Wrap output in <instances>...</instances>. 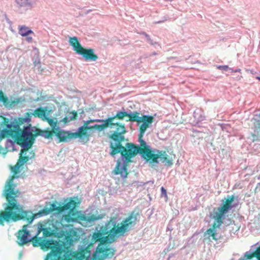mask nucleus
Here are the masks:
<instances>
[{
  "instance_id": "f257e3e1",
  "label": "nucleus",
  "mask_w": 260,
  "mask_h": 260,
  "mask_svg": "<svg viewBox=\"0 0 260 260\" xmlns=\"http://www.w3.org/2000/svg\"><path fill=\"white\" fill-rule=\"evenodd\" d=\"M28 137L26 149H21L17 162L11 167V170L13 173L9 179L7 181L3 195L6 198L7 203L4 207V210L0 211V225H4L5 222L11 221L16 222L21 220H32L30 216L31 213L25 211L23 207L18 203L17 198L20 195L19 189L16 188V184L13 183L14 179L18 178L17 175L20 172V168L25 163L27 162L29 157L23 156V154L30 149L33 145L35 138L40 136L46 139H52L55 136L59 142H67L73 138V133L66 132L59 128L55 131H50L47 128L46 129H41L35 127H30Z\"/></svg>"
},
{
  "instance_id": "f03ea898",
  "label": "nucleus",
  "mask_w": 260,
  "mask_h": 260,
  "mask_svg": "<svg viewBox=\"0 0 260 260\" xmlns=\"http://www.w3.org/2000/svg\"><path fill=\"white\" fill-rule=\"evenodd\" d=\"M138 216V212L133 211L120 223L117 222L116 217H111L105 226L101 227V231L94 233L92 240L94 242L99 241L100 243L93 254V259L103 260L112 258L115 250L108 248L105 245L115 242L118 238L124 236L137 223Z\"/></svg>"
},
{
  "instance_id": "7ed1b4c3",
  "label": "nucleus",
  "mask_w": 260,
  "mask_h": 260,
  "mask_svg": "<svg viewBox=\"0 0 260 260\" xmlns=\"http://www.w3.org/2000/svg\"><path fill=\"white\" fill-rule=\"evenodd\" d=\"M125 131L120 129V133H112L109 135L110 139V148L111 151L110 154L114 156L120 153L121 156L125 159L126 162H131V158L139 153L140 150L144 152L143 149H140L139 146L132 143H127L124 146L122 143L125 140L124 136Z\"/></svg>"
},
{
  "instance_id": "20e7f679",
  "label": "nucleus",
  "mask_w": 260,
  "mask_h": 260,
  "mask_svg": "<svg viewBox=\"0 0 260 260\" xmlns=\"http://www.w3.org/2000/svg\"><path fill=\"white\" fill-rule=\"evenodd\" d=\"M29 130L30 126H26L21 129L20 125L17 122L9 123L7 118L0 116V141L6 137H11L18 145L23 148L22 149H26Z\"/></svg>"
},
{
  "instance_id": "39448f33",
  "label": "nucleus",
  "mask_w": 260,
  "mask_h": 260,
  "mask_svg": "<svg viewBox=\"0 0 260 260\" xmlns=\"http://www.w3.org/2000/svg\"><path fill=\"white\" fill-rule=\"evenodd\" d=\"M235 197L233 195L228 196L223 201V203L220 207H218L217 211L214 213L213 218L215 221L213 223L212 228L208 229L205 233V235H208L209 237H212V239L216 240V228H219L223 223L224 219V215L228 211L233 208L232 203L234 201Z\"/></svg>"
},
{
  "instance_id": "423d86ee",
  "label": "nucleus",
  "mask_w": 260,
  "mask_h": 260,
  "mask_svg": "<svg viewBox=\"0 0 260 260\" xmlns=\"http://www.w3.org/2000/svg\"><path fill=\"white\" fill-rule=\"evenodd\" d=\"M34 246H40L42 249H50L51 252L47 254L45 260H55L54 254H57L60 252V248L57 245L56 241L53 240H43L35 236L30 239Z\"/></svg>"
},
{
  "instance_id": "0eeeda50",
  "label": "nucleus",
  "mask_w": 260,
  "mask_h": 260,
  "mask_svg": "<svg viewBox=\"0 0 260 260\" xmlns=\"http://www.w3.org/2000/svg\"><path fill=\"white\" fill-rule=\"evenodd\" d=\"M76 232L73 230H69L66 232L64 236V241L57 242V245L60 248V252L57 254H54L55 260H65L67 257L70 247L73 244L76 236Z\"/></svg>"
},
{
  "instance_id": "6e6552de",
  "label": "nucleus",
  "mask_w": 260,
  "mask_h": 260,
  "mask_svg": "<svg viewBox=\"0 0 260 260\" xmlns=\"http://www.w3.org/2000/svg\"><path fill=\"white\" fill-rule=\"evenodd\" d=\"M69 43L73 47L75 52L82 55L85 60L95 61L98 59V56L94 53L93 49L84 48L79 43L77 37L70 38Z\"/></svg>"
},
{
  "instance_id": "1a4fd4ad",
  "label": "nucleus",
  "mask_w": 260,
  "mask_h": 260,
  "mask_svg": "<svg viewBox=\"0 0 260 260\" xmlns=\"http://www.w3.org/2000/svg\"><path fill=\"white\" fill-rule=\"evenodd\" d=\"M128 116V113L125 111H119L116 114L112 117H110L108 118L107 119L104 120V123L102 124L103 126L104 129L110 127L111 128L113 127L114 126H116L115 131H114L112 133H120V129H123L125 131V133L126 132V128L125 127L124 124L118 123V122H114V120L115 119H118L119 120H122L124 119L125 117Z\"/></svg>"
},
{
  "instance_id": "9d476101",
  "label": "nucleus",
  "mask_w": 260,
  "mask_h": 260,
  "mask_svg": "<svg viewBox=\"0 0 260 260\" xmlns=\"http://www.w3.org/2000/svg\"><path fill=\"white\" fill-rule=\"evenodd\" d=\"M140 113L138 112L133 113H128V121L132 122H137L138 123L142 122V124L139 127V131L142 130V133L149 127V125L153 122L154 117L152 116L144 115L140 117Z\"/></svg>"
},
{
  "instance_id": "9b49d317",
  "label": "nucleus",
  "mask_w": 260,
  "mask_h": 260,
  "mask_svg": "<svg viewBox=\"0 0 260 260\" xmlns=\"http://www.w3.org/2000/svg\"><path fill=\"white\" fill-rule=\"evenodd\" d=\"M92 129H98L100 132L104 129L102 124H95L92 126H90L89 127H85L83 125L78 128L77 132L72 133L73 138H79L81 139H85L86 141H89L90 135L88 134L87 131Z\"/></svg>"
},
{
  "instance_id": "f8f14e48",
  "label": "nucleus",
  "mask_w": 260,
  "mask_h": 260,
  "mask_svg": "<svg viewBox=\"0 0 260 260\" xmlns=\"http://www.w3.org/2000/svg\"><path fill=\"white\" fill-rule=\"evenodd\" d=\"M175 157L174 154L170 153L169 155L166 151H158L157 153H153L150 161V162L158 163V159L160 158L162 162H165L168 166H171Z\"/></svg>"
},
{
  "instance_id": "ddd939ff",
  "label": "nucleus",
  "mask_w": 260,
  "mask_h": 260,
  "mask_svg": "<svg viewBox=\"0 0 260 260\" xmlns=\"http://www.w3.org/2000/svg\"><path fill=\"white\" fill-rule=\"evenodd\" d=\"M140 134L139 135V142L140 144V146H139V148L140 149H143L144 152H142L141 150H140L139 153L142 155V157L147 161H149L151 159V157L152 155L153 154L152 151L147 146L146 142L143 140L142 138L143 137L145 131L143 132L142 133V130H140Z\"/></svg>"
},
{
  "instance_id": "4468645a",
  "label": "nucleus",
  "mask_w": 260,
  "mask_h": 260,
  "mask_svg": "<svg viewBox=\"0 0 260 260\" xmlns=\"http://www.w3.org/2000/svg\"><path fill=\"white\" fill-rule=\"evenodd\" d=\"M27 225H24L22 229L19 230L16 235L17 243L20 246H23L30 242V232L27 230Z\"/></svg>"
},
{
  "instance_id": "2eb2a0df",
  "label": "nucleus",
  "mask_w": 260,
  "mask_h": 260,
  "mask_svg": "<svg viewBox=\"0 0 260 260\" xmlns=\"http://www.w3.org/2000/svg\"><path fill=\"white\" fill-rule=\"evenodd\" d=\"M93 246V243H90L85 248L81 249L80 251L75 253V257L77 260H88L91 255V248Z\"/></svg>"
},
{
  "instance_id": "dca6fc26",
  "label": "nucleus",
  "mask_w": 260,
  "mask_h": 260,
  "mask_svg": "<svg viewBox=\"0 0 260 260\" xmlns=\"http://www.w3.org/2000/svg\"><path fill=\"white\" fill-rule=\"evenodd\" d=\"M20 101V99H16L14 100H9L4 92L0 90V102H2L5 107L12 108L15 106L16 104L19 103Z\"/></svg>"
},
{
  "instance_id": "f3484780",
  "label": "nucleus",
  "mask_w": 260,
  "mask_h": 260,
  "mask_svg": "<svg viewBox=\"0 0 260 260\" xmlns=\"http://www.w3.org/2000/svg\"><path fill=\"white\" fill-rule=\"evenodd\" d=\"M78 205V203L73 200L70 199L69 202L65 204L63 206H60V211H63L64 210H69V213L71 214L74 212V209Z\"/></svg>"
},
{
  "instance_id": "a211bd4d",
  "label": "nucleus",
  "mask_w": 260,
  "mask_h": 260,
  "mask_svg": "<svg viewBox=\"0 0 260 260\" xmlns=\"http://www.w3.org/2000/svg\"><path fill=\"white\" fill-rule=\"evenodd\" d=\"M47 110L42 107L36 109L32 115L35 117H38L44 120L47 117Z\"/></svg>"
},
{
  "instance_id": "6ab92c4d",
  "label": "nucleus",
  "mask_w": 260,
  "mask_h": 260,
  "mask_svg": "<svg viewBox=\"0 0 260 260\" xmlns=\"http://www.w3.org/2000/svg\"><path fill=\"white\" fill-rule=\"evenodd\" d=\"M60 207H57L56 203H53L50 204L49 208H45L42 210V213L45 214V215L49 214L51 212H52L55 211H57L58 212L60 211Z\"/></svg>"
},
{
  "instance_id": "aec40b11",
  "label": "nucleus",
  "mask_w": 260,
  "mask_h": 260,
  "mask_svg": "<svg viewBox=\"0 0 260 260\" xmlns=\"http://www.w3.org/2000/svg\"><path fill=\"white\" fill-rule=\"evenodd\" d=\"M18 29L19 34L23 37L27 36L30 34L33 33L31 29L24 25L19 26Z\"/></svg>"
},
{
  "instance_id": "412c9836",
  "label": "nucleus",
  "mask_w": 260,
  "mask_h": 260,
  "mask_svg": "<svg viewBox=\"0 0 260 260\" xmlns=\"http://www.w3.org/2000/svg\"><path fill=\"white\" fill-rule=\"evenodd\" d=\"M114 173L116 175L120 174L124 178H126L128 175L127 169L125 167H123L122 169H119L118 166H117L114 170Z\"/></svg>"
},
{
  "instance_id": "4be33fe9",
  "label": "nucleus",
  "mask_w": 260,
  "mask_h": 260,
  "mask_svg": "<svg viewBox=\"0 0 260 260\" xmlns=\"http://www.w3.org/2000/svg\"><path fill=\"white\" fill-rule=\"evenodd\" d=\"M44 121H47L49 125L51 126V129L50 131H53V129L55 131L57 129V128H59V127L57 125V121H55L54 119L46 117Z\"/></svg>"
},
{
  "instance_id": "5701e85b",
  "label": "nucleus",
  "mask_w": 260,
  "mask_h": 260,
  "mask_svg": "<svg viewBox=\"0 0 260 260\" xmlns=\"http://www.w3.org/2000/svg\"><path fill=\"white\" fill-rule=\"evenodd\" d=\"M251 136L253 138L252 141H260V126L255 128L254 133L251 134Z\"/></svg>"
},
{
  "instance_id": "b1692460",
  "label": "nucleus",
  "mask_w": 260,
  "mask_h": 260,
  "mask_svg": "<svg viewBox=\"0 0 260 260\" xmlns=\"http://www.w3.org/2000/svg\"><path fill=\"white\" fill-rule=\"evenodd\" d=\"M16 3L21 7H30L31 0H16Z\"/></svg>"
},
{
  "instance_id": "393cba45",
  "label": "nucleus",
  "mask_w": 260,
  "mask_h": 260,
  "mask_svg": "<svg viewBox=\"0 0 260 260\" xmlns=\"http://www.w3.org/2000/svg\"><path fill=\"white\" fill-rule=\"evenodd\" d=\"M255 252L254 251L252 253L246 252L243 257H241L239 260H247L248 259H251L254 257H256Z\"/></svg>"
},
{
  "instance_id": "a878e982",
  "label": "nucleus",
  "mask_w": 260,
  "mask_h": 260,
  "mask_svg": "<svg viewBox=\"0 0 260 260\" xmlns=\"http://www.w3.org/2000/svg\"><path fill=\"white\" fill-rule=\"evenodd\" d=\"M105 120L100 119H90L84 122L83 126L85 127H89L88 125L91 123L93 122H103L104 123Z\"/></svg>"
},
{
  "instance_id": "bb28decb",
  "label": "nucleus",
  "mask_w": 260,
  "mask_h": 260,
  "mask_svg": "<svg viewBox=\"0 0 260 260\" xmlns=\"http://www.w3.org/2000/svg\"><path fill=\"white\" fill-rule=\"evenodd\" d=\"M69 116L70 120H75L78 117V113L76 111H73L69 113Z\"/></svg>"
},
{
  "instance_id": "cd10ccee",
  "label": "nucleus",
  "mask_w": 260,
  "mask_h": 260,
  "mask_svg": "<svg viewBox=\"0 0 260 260\" xmlns=\"http://www.w3.org/2000/svg\"><path fill=\"white\" fill-rule=\"evenodd\" d=\"M43 235L45 237H48L51 236L53 235V233L50 230L45 228L43 230Z\"/></svg>"
},
{
  "instance_id": "c85d7f7f",
  "label": "nucleus",
  "mask_w": 260,
  "mask_h": 260,
  "mask_svg": "<svg viewBox=\"0 0 260 260\" xmlns=\"http://www.w3.org/2000/svg\"><path fill=\"white\" fill-rule=\"evenodd\" d=\"M257 260H260V246L255 251Z\"/></svg>"
},
{
  "instance_id": "c756f323",
  "label": "nucleus",
  "mask_w": 260,
  "mask_h": 260,
  "mask_svg": "<svg viewBox=\"0 0 260 260\" xmlns=\"http://www.w3.org/2000/svg\"><path fill=\"white\" fill-rule=\"evenodd\" d=\"M7 152V148H4L0 146V154L5 155Z\"/></svg>"
},
{
  "instance_id": "7c9ffc66",
  "label": "nucleus",
  "mask_w": 260,
  "mask_h": 260,
  "mask_svg": "<svg viewBox=\"0 0 260 260\" xmlns=\"http://www.w3.org/2000/svg\"><path fill=\"white\" fill-rule=\"evenodd\" d=\"M217 68L220 70H223L225 71H227L229 69V68L228 66H219L217 67Z\"/></svg>"
},
{
  "instance_id": "2f4dec72",
  "label": "nucleus",
  "mask_w": 260,
  "mask_h": 260,
  "mask_svg": "<svg viewBox=\"0 0 260 260\" xmlns=\"http://www.w3.org/2000/svg\"><path fill=\"white\" fill-rule=\"evenodd\" d=\"M63 123H67L68 122H69V121H70L71 120H70V117L69 116V117H64L62 120H61Z\"/></svg>"
},
{
  "instance_id": "473e14b6",
  "label": "nucleus",
  "mask_w": 260,
  "mask_h": 260,
  "mask_svg": "<svg viewBox=\"0 0 260 260\" xmlns=\"http://www.w3.org/2000/svg\"><path fill=\"white\" fill-rule=\"evenodd\" d=\"M161 191L162 194L164 195V196H165V197L167 196V190L165 189V188L164 187H161Z\"/></svg>"
},
{
  "instance_id": "72a5a7b5",
  "label": "nucleus",
  "mask_w": 260,
  "mask_h": 260,
  "mask_svg": "<svg viewBox=\"0 0 260 260\" xmlns=\"http://www.w3.org/2000/svg\"><path fill=\"white\" fill-rule=\"evenodd\" d=\"M26 40L27 42L30 43L32 41V37H27L26 38Z\"/></svg>"
},
{
  "instance_id": "f704fd0d",
  "label": "nucleus",
  "mask_w": 260,
  "mask_h": 260,
  "mask_svg": "<svg viewBox=\"0 0 260 260\" xmlns=\"http://www.w3.org/2000/svg\"><path fill=\"white\" fill-rule=\"evenodd\" d=\"M240 71H241L240 69H237V70H236L235 71L232 70V72H240Z\"/></svg>"
},
{
  "instance_id": "c9c22d12",
  "label": "nucleus",
  "mask_w": 260,
  "mask_h": 260,
  "mask_svg": "<svg viewBox=\"0 0 260 260\" xmlns=\"http://www.w3.org/2000/svg\"><path fill=\"white\" fill-rule=\"evenodd\" d=\"M34 156H35V153L33 152L32 155V156H31V157H34Z\"/></svg>"
},
{
  "instance_id": "e433bc0d",
  "label": "nucleus",
  "mask_w": 260,
  "mask_h": 260,
  "mask_svg": "<svg viewBox=\"0 0 260 260\" xmlns=\"http://www.w3.org/2000/svg\"><path fill=\"white\" fill-rule=\"evenodd\" d=\"M256 78L260 81V77H257Z\"/></svg>"
}]
</instances>
